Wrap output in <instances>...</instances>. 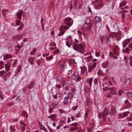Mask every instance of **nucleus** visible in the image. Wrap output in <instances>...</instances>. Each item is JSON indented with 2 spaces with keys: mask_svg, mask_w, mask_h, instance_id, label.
Wrapping results in <instances>:
<instances>
[{
  "mask_svg": "<svg viewBox=\"0 0 132 132\" xmlns=\"http://www.w3.org/2000/svg\"><path fill=\"white\" fill-rule=\"evenodd\" d=\"M79 42L78 40L75 38V41L73 42L74 44L73 45V49L77 51L78 52L81 53H84V47H85L84 43H81L77 45Z\"/></svg>",
  "mask_w": 132,
  "mask_h": 132,
  "instance_id": "f257e3e1",
  "label": "nucleus"
},
{
  "mask_svg": "<svg viewBox=\"0 0 132 132\" xmlns=\"http://www.w3.org/2000/svg\"><path fill=\"white\" fill-rule=\"evenodd\" d=\"M109 35L112 38L115 37L118 41L120 40L123 37L122 33L119 31L117 32H112L109 34Z\"/></svg>",
  "mask_w": 132,
  "mask_h": 132,
  "instance_id": "f03ea898",
  "label": "nucleus"
},
{
  "mask_svg": "<svg viewBox=\"0 0 132 132\" xmlns=\"http://www.w3.org/2000/svg\"><path fill=\"white\" fill-rule=\"evenodd\" d=\"M69 27L66 26L61 25L59 28V30L60 31L58 34L59 36H61L63 35L65 33V31L68 29Z\"/></svg>",
  "mask_w": 132,
  "mask_h": 132,
  "instance_id": "7ed1b4c3",
  "label": "nucleus"
},
{
  "mask_svg": "<svg viewBox=\"0 0 132 132\" xmlns=\"http://www.w3.org/2000/svg\"><path fill=\"white\" fill-rule=\"evenodd\" d=\"M64 23L68 25V27H71L73 22V20L71 18L68 17L63 19Z\"/></svg>",
  "mask_w": 132,
  "mask_h": 132,
  "instance_id": "20e7f679",
  "label": "nucleus"
},
{
  "mask_svg": "<svg viewBox=\"0 0 132 132\" xmlns=\"http://www.w3.org/2000/svg\"><path fill=\"white\" fill-rule=\"evenodd\" d=\"M97 65V62H92L90 63L88 65V71L89 72H90L95 68Z\"/></svg>",
  "mask_w": 132,
  "mask_h": 132,
  "instance_id": "39448f33",
  "label": "nucleus"
},
{
  "mask_svg": "<svg viewBox=\"0 0 132 132\" xmlns=\"http://www.w3.org/2000/svg\"><path fill=\"white\" fill-rule=\"evenodd\" d=\"M109 113V111L108 109L106 108L103 111V114H102L101 113H99L98 115V116L99 118H100L103 116H106Z\"/></svg>",
  "mask_w": 132,
  "mask_h": 132,
  "instance_id": "423d86ee",
  "label": "nucleus"
},
{
  "mask_svg": "<svg viewBox=\"0 0 132 132\" xmlns=\"http://www.w3.org/2000/svg\"><path fill=\"white\" fill-rule=\"evenodd\" d=\"M130 38H127L124 40L123 41L122 43L123 47V48H125L130 41Z\"/></svg>",
  "mask_w": 132,
  "mask_h": 132,
  "instance_id": "0eeeda50",
  "label": "nucleus"
},
{
  "mask_svg": "<svg viewBox=\"0 0 132 132\" xmlns=\"http://www.w3.org/2000/svg\"><path fill=\"white\" fill-rule=\"evenodd\" d=\"M119 47L117 45H115L113 48V53L117 56H119Z\"/></svg>",
  "mask_w": 132,
  "mask_h": 132,
  "instance_id": "6e6552de",
  "label": "nucleus"
},
{
  "mask_svg": "<svg viewBox=\"0 0 132 132\" xmlns=\"http://www.w3.org/2000/svg\"><path fill=\"white\" fill-rule=\"evenodd\" d=\"M129 111H126L122 113H120L118 114L119 118H123L126 116L129 113Z\"/></svg>",
  "mask_w": 132,
  "mask_h": 132,
  "instance_id": "1a4fd4ad",
  "label": "nucleus"
},
{
  "mask_svg": "<svg viewBox=\"0 0 132 132\" xmlns=\"http://www.w3.org/2000/svg\"><path fill=\"white\" fill-rule=\"evenodd\" d=\"M93 79V78H88L87 80L86 83L87 84L89 85L90 87H91L92 86V83Z\"/></svg>",
  "mask_w": 132,
  "mask_h": 132,
  "instance_id": "9d476101",
  "label": "nucleus"
},
{
  "mask_svg": "<svg viewBox=\"0 0 132 132\" xmlns=\"http://www.w3.org/2000/svg\"><path fill=\"white\" fill-rule=\"evenodd\" d=\"M98 5L96 6V9H99L103 7L104 4L101 2L100 1L98 2Z\"/></svg>",
  "mask_w": 132,
  "mask_h": 132,
  "instance_id": "9b49d317",
  "label": "nucleus"
},
{
  "mask_svg": "<svg viewBox=\"0 0 132 132\" xmlns=\"http://www.w3.org/2000/svg\"><path fill=\"white\" fill-rule=\"evenodd\" d=\"M57 80L59 82H64L65 81L66 79L64 78H62L60 76H58L57 78Z\"/></svg>",
  "mask_w": 132,
  "mask_h": 132,
  "instance_id": "f8f14e48",
  "label": "nucleus"
},
{
  "mask_svg": "<svg viewBox=\"0 0 132 132\" xmlns=\"http://www.w3.org/2000/svg\"><path fill=\"white\" fill-rule=\"evenodd\" d=\"M23 11L22 10H20L18 12L16 13L17 17L20 19H21V15L23 14Z\"/></svg>",
  "mask_w": 132,
  "mask_h": 132,
  "instance_id": "ddd939ff",
  "label": "nucleus"
},
{
  "mask_svg": "<svg viewBox=\"0 0 132 132\" xmlns=\"http://www.w3.org/2000/svg\"><path fill=\"white\" fill-rule=\"evenodd\" d=\"M109 92L110 93L113 94L114 95H116L117 93L115 90V88L113 87L110 88L109 89Z\"/></svg>",
  "mask_w": 132,
  "mask_h": 132,
  "instance_id": "4468645a",
  "label": "nucleus"
},
{
  "mask_svg": "<svg viewBox=\"0 0 132 132\" xmlns=\"http://www.w3.org/2000/svg\"><path fill=\"white\" fill-rule=\"evenodd\" d=\"M110 37L109 35V36L106 35L104 37H103V38L105 40L106 42L108 43H109L110 42Z\"/></svg>",
  "mask_w": 132,
  "mask_h": 132,
  "instance_id": "2eb2a0df",
  "label": "nucleus"
},
{
  "mask_svg": "<svg viewBox=\"0 0 132 132\" xmlns=\"http://www.w3.org/2000/svg\"><path fill=\"white\" fill-rule=\"evenodd\" d=\"M108 62H105L102 64V66L104 68H106L108 66Z\"/></svg>",
  "mask_w": 132,
  "mask_h": 132,
  "instance_id": "dca6fc26",
  "label": "nucleus"
},
{
  "mask_svg": "<svg viewBox=\"0 0 132 132\" xmlns=\"http://www.w3.org/2000/svg\"><path fill=\"white\" fill-rule=\"evenodd\" d=\"M90 88L89 86L88 87L87 86H86L85 87V92L87 93H89L90 91Z\"/></svg>",
  "mask_w": 132,
  "mask_h": 132,
  "instance_id": "f3484780",
  "label": "nucleus"
},
{
  "mask_svg": "<svg viewBox=\"0 0 132 132\" xmlns=\"http://www.w3.org/2000/svg\"><path fill=\"white\" fill-rule=\"evenodd\" d=\"M126 4V2L125 1H123L119 5V7L121 8L123 7V6L125 5Z\"/></svg>",
  "mask_w": 132,
  "mask_h": 132,
  "instance_id": "a211bd4d",
  "label": "nucleus"
},
{
  "mask_svg": "<svg viewBox=\"0 0 132 132\" xmlns=\"http://www.w3.org/2000/svg\"><path fill=\"white\" fill-rule=\"evenodd\" d=\"M72 37L71 35H69L67 37V38L66 39V40L69 41L71 42V44H72Z\"/></svg>",
  "mask_w": 132,
  "mask_h": 132,
  "instance_id": "6ab92c4d",
  "label": "nucleus"
},
{
  "mask_svg": "<svg viewBox=\"0 0 132 132\" xmlns=\"http://www.w3.org/2000/svg\"><path fill=\"white\" fill-rule=\"evenodd\" d=\"M34 57H29L28 59V61L30 64H33L34 63Z\"/></svg>",
  "mask_w": 132,
  "mask_h": 132,
  "instance_id": "aec40b11",
  "label": "nucleus"
},
{
  "mask_svg": "<svg viewBox=\"0 0 132 132\" xmlns=\"http://www.w3.org/2000/svg\"><path fill=\"white\" fill-rule=\"evenodd\" d=\"M10 63L6 64L5 65V68L6 71H7L9 70V69L10 67Z\"/></svg>",
  "mask_w": 132,
  "mask_h": 132,
  "instance_id": "412c9836",
  "label": "nucleus"
},
{
  "mask_svg": "<svg viewBox=\"0 0 132 132\" xmlns=\"http://www.w3.org/2000/svg\"><path fill=\"white\" fill-rule=\"evenodd\" d=\"M77 73L75 72L72 75L71 78L73 80H76Z\"/></svg>",
  "mask_w": 132,
  "mask_h": 132,
  "instance_id": "4be33fe9",
  "label": "nucleus"
},
{
  "mask_svg": "<svg viewBox=\"0 0 132 132\" xmlns=\"http://www.w3.org/2000/svg\"><path fill=\"white\" fill-rule=\"evenodd\" d=\"M56 105L57 104L56 103H52L49 106V107L53 109Z\"/></svg>",
  "mask_w": 132,
  "mask_h": 132,
  "instance_id": "5701e85b",
  "label": "nucleus"
},
{
  "mask_svg": "<svg viewBox=\"0 0 132 132\" xmlns=\"http://www.w3.org/2000/svg\"><path fill=\"white\" fill-rule=\"evenodd\" d=\"M73 96V95L72 93L70 92L69 93L68 95V96L67 97H68L69 99H71Z\"/></svg>",
  "mask_w": 132,
  "mask_h": 132,
  "instance_id": "b1692460",
  "label": "nucleus"
},
{
  "mask_svg": "<svg viewBox=\"0 0 132 132\" xmlns=\"http://www.w3.org/2000/svg\"><path fill=\"white\" fill-rule=\"evenodd\" d=\"M9 129L11 132H15V128L10 126L9 127Z\"/></svg>",
  "mask_w": 132,
  "mask_h": 132,
  "instance_id": "393cba45",
  "label": "nucleus"
},
{
  "mask_svg": "<svg viewBox=\"0 0 132 132\" xmlns=\"http://www.w3.org/2000/svg\"><path fill=\"white\" fill-rule=\"evenodd\" d=\"M86 103L88 105H90L91 103L90 100L88 98H86Z\"/></svg>",
  "mask_w": 132,
  "mask_h": 132,
  "instance_id": "a878e982",
  "label": "nucleus"
},
{
  "mask_svg": "<svg viewBox=\"0 0 132 132\" xmlns=\"http://www.w3.org/2000/svg\"><path fill=\"white\" fill-rule=\"evenodd\" d=\"M56 116L55 114H52L50 115L48 117V118H50L52 119V120H53L54 119V118Z\"/></svg>",
  "mask_w": 132,
  "mask_h": 132,
  "instance_id": "bb28decb",
  "label": "nucleus"
},
{
  "mask_svg": "<svg viewBox=\"0 0 132 132\" xmlns=\"http://www.w3.org/2000/svg\"><path fill=\"white\" fill-rule=\"evenodd\" d=\"M11 57H12L11 56L8 54H6L3 57V59L4 60H5L9 58H11Z\"/></svg>",
  "mask_w": 132,
  "mask_h": 132,
  "instance_id": "cd10ccee",
  "label": "nucleus"
},
{
  "mask_svg": "<svg viewBox=\"0 0 132 132\" xmlns=\"http://www.w3.org/2000/svg\"><path fill=\"white\" fill-rule=\"evenodd\" d=\"M66 63L64 61L63 62L62 64L60 65V67L61 68H64L66 67Z\"/></svg>",
  "mask_w": 132,
  "mask_h": 132,
  "instance_id": "c85d7f7f",
  "label": "nucleus"
},
{
  "mask_svg": "<svg viewBox=\"0 0 132 132\" xmlns=\"http://www.w3.org/2000/svg\"><path fill=\"white\" fill-rule=\"evenodd\" d=\"M22 115L24 117H26L27 118H28V115L27 114V113L25 111H24L22 112Z\"/></svg>",
  "mask_w": 132,
  "mask_h": 132,
  "instance_id": "c756f323",
  "label": "nucleus"
},
{
  "mask_svg": "<svg viewBox=\"0 0 132 132\" xmlns=\"http://www.w3.org/2000/svg\"><path fill=\"white\" fill-rule=\"evenodd\" d=\"M72 44H71V42H70L66 40V45L69 48L71 47V45Z\"/></svg>",
  "mask_w": 132,
  "mask_h": 132,
  "instance_id": "7c9ffc66",
  "label": "nucleus"
},
{
  "mask_svg": "<svg viewBox=\"0 0 132 132\" xmlns=\"http://www.w3.org/2000/svg\"><path fill=\"white\" fill-rule=\"evenodd\" d=\"M130 50L131 49H130L128 47H127L125 50V53L128 54H129V52L130 51Z\"/></svg>",
  "mask_w": 132,
  "mask_h": 132,
  "instance_id": "2f4dec72",
  "label": "nucleus"
},
{
  "mask_svg": "<svg viewBox=\"0 0 132 132\" xmlns=\"http://www.w3.org/2000/svg\"><path fill=\"white\" fill-rule=\"evenodd\" d=\"M68 98L67 97H65L64 101V103L65 104H67L68 103Z\"/></svg>",
  "mask_w": 132,
  "mask_h": 132,
  "instance_id": "473e14b6",
  "label": "nucleus"
},
{
  "mask_svg": "<svg viewBox=\"0 0 132 132\" xmlns=\"http://www.w3.org/2000/svg\"><path fill=\"white\" fill-rule=\"evenodd\" d=\"M95 21L96 23L99 22L100 21V18L97 16L95 17Z\"/></svg>",
  "mask_w": 132,
  "mask_h": 132,
  "instance_id": "72a5a7b5",
  "label": "nucleus"
},
{
  "mask_svg": "<svg viewBox=\"0 0 132 132\" xmlns=\"http://www.w3.org/2000/svg\"><path fill=\"white\" fill-rule=\"evenodd\" d=\"M75 62V60L73 59H71L69 60V62H68L69 64L70 65H71V64H72L74 63Z\"/></svg>",
  "mask_w": 132,
  "mask_h": 132,
  "instance_id": "f704fd0d",
  "label": "nucleus"
},
{
  "mask_svg": "<svg viewBox=\"0 0 132 132\" xmlns=\"http://www.w3.org/2000/svg\"><path fill=\"white\" fill-rule=\"evenodd\" d=\"M78 129V128L77 127H71L70 128V130L71 131H73L74 130H76Z\"/></svg>",
  "mask_w": 132,
  "mask_h": 132,
  "instance_id": "c9c22d12",
  "label": "nucleus"
},
{
  "mask_svg": "<svg viewBox=\"0 0 132 132\" xmlns=\"http://www.w3.org/2000/svg\"><path fill=\"white\" fill-rule=\"evenodd\" d=\"M53 58V56L52 55H51L49 57H46V59L47 61H49L50 60L52 59Z\"/></svg>",
  "mask_w": 132,
  "mask_h": 132,
  "instance_id": "e433bc0d",
  "label": "nucleus"
},
{
  "mask_svg": "<svg viewBox=\"0 0 132 132\" xmlns=\"http://www.w3.org/2000/svg\"><path fill=\"white\" fill-rule=\"evenodd\" d=\"M70 125L71 126H73V127H77V126L78 125V123H77V122L74 123H72V124H70Z\"/></svg>",
  "mask_w": 132,
  "mask_h": 132,
  "instance_id": "4c0bfd02",
  "label": "nucleus"
},
{
  "mask_svg": "<svg viewBox=\"0 0 132 132\" xmlns=\"http://www.w3.org/2000/svg\"><path fill=\"white\" fill-rule=\"evenodd\" d=\"M91 59V56L90 55H89L88 56H87L86 59V60L87 62L89 61Z\"/></svg>",
  "mask_w": 132,
  "mask_h": 132,
  "instance_id": "58836bf2",
  "label": "nucleus"
},
{
  "mask_svg": "<svg viewBox=\"0 0 132 132\" xmlns=\"http://www.w3.org/2000/svg\"><path fill=\"white\" fill-rule=\"evenodd\" d=\"M49 45L50 46H55L56 45L55 43L53 42H51L49 43Z\"/></svg>",
  "mask_w": 132,
  "mask_h": 132,
  "instance_id": "ea45409f",
  "label": "nucleus"
},
{
  "mask_svg": "<svg viewBox=\"0 0 132 132\" xmlns=\"http://www.w3.org/2000/svg\"><path fill=\"white\" fill-rule=\"evenodd\" d=\"M43 60L42 59L38 60L37 62V64L39 66H40V64H41V62Z\"/></svg>",
  "mask_w": 132,
  "mask_h": 132,
  "instance_id": "a19ab883",
  "label": "nucleus"
},
{
  "mask_svg": "<svg viewBox=\"0 0 132 132\" xmlns=\"http://www.w3.org/2000/svg\"><path fill=\"white\" fill-rule=\"evenodd\" d=\"M126 119L128 121H132V118L131 117V116L130 115L129 117L126 118Z\"/></svg>",
  "mask_w": 132,
  "mask_h": 132,
  "instance_id": "79ce46f5",
  "label": "nucleus"
},
{
  "mask_svg": "<svg viewBox=\"0 0 132 132\" xmlns=\"http://www.w3.org/2000/svg\"><path fill=\"white\" fill-rule=\"evenodd\" d=\"M76 80L77 81H79L80 80V79H81V77H80V76L78 74V73H77V76L76 77Z\"/></svg>",
  "mask_w": 132,
  "mask_h": 132,
  "instance_id": "37998d69",
  "label": "nucleus"
},
{
  "mask_svg": "<svg viewBox=\"0 0 132 132\" xmlns=\"http://www.w3.org/2000/svg\"><path fill=\"white\" fill-rule=\"evenodd\" d=\"M114 112L115 110L113 109H111V111L109 112V113L111 115H114Z\"/></svg>",
  "mask_w": 132,
  "mask_h": 132,
  "instance_id": "c03bdc74",
  "label": "nucleus"
},
{
  "mask_svg": "<svg viewBox=\"0 0 132 132\" xmlns=\"http://www.w3.org/2000/svg\"><path fill=\"white\" fill-rule=\"evenodd\" d=\"M77 32L78 33V35L79 36H80L82 34L84 36L85 35V34L84 33H82L79 30H78L77 31Z\"/></svg>",
  "mask_w": 132,
  "mask_h": 132,
  "instance_id": "a18cd8bd",
  "label": "nucleus"
},
{
  "mask_svg": "<svg viewBox=\"0 0 132 132\" xmlns=\"http://www.w3.org/2000/svg\"><path fill=\"white\" fill-rule=\"evenodd\" d=\"M128 47L130 49L132 50V42L129 43Z\"/></svg>",
  "mask_w": 132,
  "mask_h": 132,
  "instance_id": "49530a36",
  "label": "nucleus"
},
{
  "mask_svg": "<svg viewBox=\"0 0 132 132\" xmlns=\"http://www.w3.org/2000/svg\"><path fill=\"white\" fill-rule=\"evenodd\" d=\"M36 51V50L35 49H34L31 51V52L30 53V54L31 55H34Z\"/></svg>",
  "mask_w": 132,
  "mask_h": 132,
  "instance_id": "de8ad7c7",
  "label": "nucleus"
},
{
  "mask_svg": "<svg viewBox=\"0 0 132 132\" xmlns=\"http://www.w3.org/2000/svg\"><path fill=\"white\" fill-rule=\"evenodd\" d=\"M20 36V35L15 36H14L13 37V39L14 38H15L16 39H19V37Z\"/></svg>",
  "mask_w": 132,
  "mask_h": 132,
  "instance_id": "09e8293b",
  "label": "nucleus"
},
{
  "mask_svg": "<svg viewBox=\"0 0 132 132\" xmlns=\"http://www.w3.org/2000/svg\"><path fill=\"white\" fill-rule=\"evenodd\" d=\"M4 72L5 71L4 70H3L1 71H0V76H2L4 74Z\"/></svg>",
  "mask_w": 132,
  "mask_h": 132,
  "instance_id": "8fccbe9b",
  "label": "nucleus"
},
{
  "mask_svg": "<svg viewBox=\"0 0 132 132\" xmlns=\"http://www.w3.org/2000/svg\"><path fill=\"white\" fill-rule=\"evenodd\" d=\"M78 2V0H75L73 2V6H76L77 5V3Z\"/></svg>",
  "mask_w": 132,
  "mask_h": 132,
  "instance_id": "3c124183",
  "label": "nucleus"
},
{
  "mask_svg": "<svg viewBox=\"0 0 132 132\" xmlns=\"http://www.w3.org/2000/svg\"><path fill=\"white\" fill-rule=\"evenodd\" d=\"M122 92H123V91L122 89H120L119 90L118 92V94L119 95H121L122 93Z\"/></svg>",
  "mask_w": 132,
  "mask_h": 132,
  "instance_id": "603ef678",
  "label": "nucleus"
},
{
  "mask_svg": "<svg viewBox=\"0 0 132 132\" xmlns=\"http://www.w3.org/2000/svg\"><path fill=\"white\" fill-rule=\"evenodd\" d=\"M53 109H52L51 108H50L48 110V112L50 114H51V113L53 112Z\"/></svg>",
  "mask_w": 132,
  "mask_h": 132,
  "instance_id": "864d4df0",
  "label": "nucleus"
},
{
  "mask_svg": "<svg viewBox=\"0 0 132 132\" xmlns=\"http://www.w3.org/2000/svg\"><path fill=\"white\" fill-rule=\"evenodd\" d=\"M78 106H74L72 108V109L73 110H76L78 108Z\"/></svg>",
  "mask_w": 132,
  "mask_h": 132,
  "instance_id": "5fc2aeb1",
  "label": "nucleus"
},
{
  "mask_svg": "<svg viewBox=\"0 0 132 132\" xmlns=\"http://www.w3.org/2000/svg\"><path fill=\"white\" fill-rule=\"evenodd\" d=\"M20 124H21L25 126H26V124L22 121H20L19 122Z\"/></svg>",
  "mask_w": 132,
  "mask_h": 132,
  "instance_id": "6e6d98bb",
  "label": "nucleus"
},
{
  "mask_svg": "<svg viewBox=\"0 0 132 132\" xmlns=\"http://www.w3.org/2000/svg\"><path fill=\"white\" fill-rule=\"evenodd\" d=\"M59 111L61 113H64V110L62 109H60L59 110Z\"/></svg>",
  "mask_w": 132,
  "mask_h": 132,
  "instance_id": "4d7b16f0",
  "label": "nucleus"
},
{
  "mask_svg": "<svg viewBox=\"0 0 132 132\" xmlns=\"http://www.w3.org/2000/svg\"><path fill=\"white\" fill-rule=\"evenodd\" d=\"M23 28V25L22 24H21L20 26L19 27L18 29L19 30H20L22 29Z\"/></svg>",
  "mask_w": 132,
  "mask_h": 132,
  "instance_id": "13d9d810",
  "label": "nucleus"
},
{
  "mask_svg": "<svg viewBox=\"0 0 132 132\" xmlns=\"http://www.w3.org/2000/svg\"><path fill=\"white\" fill-rule=\"evenodd\" d=\"M55 86L57 88H61V86L60 85L57 84Z\"/></svg>",
  "mask_w": 132,
  "mask_h": 132,
  "instance_id": "bf43d9fd",
  "label": "nucleus"
},
{
  "mask_svg": "<svg viewBox=\"0 0 132 132\" xmlns=\"http://www.w3.org/2000/svg\"><path fill=\"white\" fill-rule=\"evenodd\" d=\"M17 60H15L13 62V63H12L13 66L14 65L16 64V63L17 62Z\"/></svg>",
  "mask_w": 132,
  "mask_h": 132,
  "instance_id": "052dcab7",
  "label": "nucleus"
},
{
  "mask_svg": "<svg viewBox=\"0 0 132 132\" xmlns=\"http://www.w3.org/2000/svg\"><path fill=\"white\" fill-rule=\"evenodd\" d=\"M109 56L112 57H113L114 55H113V53L110 52H109Z\"/></svg>",
  "mask_w": 132,
  "mask_h": 132,
  "instance_id": "680f3d73",
  "label": "nucleus"
},
{
  "mask_svg": "<svg viewBox=\"0 0 132 132\" xmlns=\"http://www.w3.org/2000/svg\"><path fill=\"white\" fill-rule=\"evenodd\" d=\"M91 27L90 24H89L88 26V29L89 30H91Z\"/></svg>",
  "mask_w": 132,
  "mask_h": 132,
  "instance_id": "e2e57ef3",
  "label": "nucleus"
},
{
  "mask_svg": "<svg viewBox=\"0 0 132 132\" xmlns=\"http://www.w3.org/2000/svg\"><path fill=\"white\" fill-rule=\"evenodd\" d=\"M80 113H77L76 114V116L77 118L80 117Z\"/></svg>",
  "mask_w": 132,
  "mask_h": 132,
  "instance_id": "0e129e2a",
  "label": "nucleus"
},
{
  "mask_svg": "<svg viewBox=\"0 0 132 132\" xmlns=\"http://www.w3.org/2000/svg\"><path fill=\"white\" fill-rule=\"evenodd\" d=\"M21 129L22 130H23V131H25V127L24 126H21Z\"/></svg>",
  "mask_w": 132,
  "mask_h": 132,
  "instance_id": "69168bd1",
  "label": "nucleus"
},
{
  "mask_svg": "<svg viewBox=\"0 0 132 132\" xmlns=\"http://www.w3.org/2000/svg\"><path fill=\"white\" fill-rule=\"evenodd\" d=\"M59 52V51L58 50H56L54 52V54H58Z\"/></svg>",
  "mask_w": 132,
  "mask_h": 132,
  "instance_id": "338daca9",
  "label": "nucleus"
},
{
  "mask_svg": "<svg viewBox=\"0 0 132 132\" xmlns=\"http://www.w3.org/2000/svg\"><path fill=\"white\" fill-rule=\"evenodd\" d=\"M49 55V54L48 53H45V54H43V57H45V56H47L48 55Z\"/></svg>",
  "mask_w": 132,
  "mask_h": 132,
  "instance_id": "774afa93",
  "label": "nucleus"
}]
</instances>
